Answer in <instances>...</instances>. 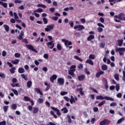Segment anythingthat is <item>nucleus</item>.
I'll list each match as a JSON object with an SVG mask.
<instances>
[{"instance_id": "obj_37", "label": "nucleus", "mask_w": 125, "mask_h": 125, "mask_svg": "<svg viewBox=\"0 0 125 125\" xmlns=\"http://www.w3.org/2000/svg\"><path fill=\"white\" fill-rule=\"evenodd\" d=\"M105 103H106V101H103L101 103L98 104V106L99 107H102V106H103V105H104Z\"/></svg>"}, {"instance_id": "obj_27", "label": "nucleus", "mask_w": 125, "mask_h": 125, "mask_svg": "<svg viewBox=\"0 0 125 125\" xmlns=\"http://www.w3.org/2000/svg\"><path fill=\"white\" fill-rule=\"evenodd\" d=\"M61 111H63V114H67L68 113V109H67V107H63L61 109Z\"/></svg>"}, {"instance_id": "obj_1", "label": "nucleus", "mask_w": 125, "mask_h": 125, "mask_svg": "<svg viewBox=\"0 0 125 125\" xmlns=\"http://www.w3.org/2000/svg\"><path fill=\"white\" fill-rule=\"evenodd\" d=\"M96 98L97 100H104V99H105V100H109L110 101H114V100L113 98H111L108 96L103 97L102 96H97L96 97Z\"/></svg>"}, {"instance_id": "obj_9", "label": "nucleus", "mask_w": 125, "mask_h": 125, "mask_svg": "<svg viewBox=\"0 0 125 125\" xmlns=\"http://www.w3.org/2000/svg\"><path fill=\"white\" fill-rule=\"evenodd\" d=\"M78 80L80 82H83L84 80H85V76L83 74L78 76Z\"/></svg>"}, {"instance_id": "obj_5", "label": "nucleus", "mask_w": 125, "mask_h": 125, "mask_svg": "<svg viewBox=\"0 0 125 125\" xmlns=\"http://www.w3.org/2000/svg\"><path fill=\"white\" fill-rule=\"evenodd\" d=\"M26 46L28 49H29V50H32V51L35 52V53H38V51L35 49V48L33 46V45L26 44Z\"/></svg>"}, {"instance_id": "obj_59", "label": "nucleus", "mask_w": 125, "mask_h": 125, "mask_svg": "<svg viewBox=\"0 0 125 125\" xmlns=\"http://www.w3.org/2000/svg\"><path fill=\"white\" fill-rule=\"evenodd\" d=\"M0 78H1L2 79H5V75H4L3 73H0Z\"/></svg>"}, {"instance_id": "obj_63", "label": "nucleus", "mask_w": 125, "mask_h": 125, "mask_svg": "<svg viewBox=\"0 0 125 125\" xmlns=\"http://www.w3.org/2000/svg\"><path fill=\"white\" fill-rule=\"evenodd\" d=\"M116 88L117 91H118L119 90H120V85L119 84H116Z\"/></svg>"}, {"instance_id": "obj_34", "label": "nucleus", "mask_w": 125, "mask_h": 125, "mask_svg": "<svg viewBox=\"0 0 125 125\" xmlns=\"http://www.w3.org/2000/svg\"><path fill=\"white\" fill-rule=\"evenodd\" d=\"M23 99L24 101H27V102L31 101V98H30V97L28 96H24L23 98Z\"/></svg>"}, {"instance_id": "obj_22", "label": "nucleus", "mask_w": 125, "mask_h": 125, "mask_svg": "<svg viewBox=\"0 0 125 125\" xmlns=\"http://www.w3.org/2000/svg\"><path fill=\"white\" fill-rule=\"evenodd\" d=\"M0 4L2 5L4 8H7V3L3 2L1 1H0Z\"/></svg>"}, {"instance_id": "obj_52", "label": "nucleus", "mask_w": 125, "mask_h": 125, "mask_svg": "<svg viewBox=\"0 0 125 125\" xmlns=\"http://www.w3.org/2000/svg\"><path fill=\"white\" fill-rule=\"evenodd\" d=\"M97 30L99 33H102L103 32V28L100 27L97 28Z\"/></svg>"}, {"instance_id": "obj_16", "label": "nucleus", "mask_w": 125, "mask_h": 125, "mask_svg": "<svg viewBox=\"0 0 125 125\" xmlns=\"http://www.w3.org/2000/svg\"><path fill=\"white\" fill-rule=\"evenodd\" d=\"M103 74H104V71L101 70L100 71L96 73V78H100V76L101 75H103Z\"/></svg>"}, {"instance_id": "obj_12", "label": "nucleus", "mask_w": 125, "mask_h": 125, "mask_svg": "<svg viewBox=\"0 0 125 125\" xmlns=\"http://www.w3.org/2000/svg\"><path fill=\"white\" fill-rule=\"evenodd\" d=\"M34 90L35 92H37L38 94H40V95L42 96L43 95V93H42V92L41 91V89L39 88H35Z\"/></svg>"}, {"instance_id": "obj_56", "label": "nucleus", "mask_w": 125, "mask_h": 125, "mask_svg": "<svg viewBox=\"0 0 125 125\" xmlns=\"http://www.w3.org/2000/svg\"><path fill=\"white\" fill-rule=\"evenodd\" d=\"M78 69H83V64L80 63L78 66Z\"/></svg>"}, {"instance_id": "obj_40", "label": "nucleus", "mask_w": 125, "mask_h": 125, "mask_svg": "<svg viewBox=\"0 0 125 125\" xmlns=\"http://www.w3.org/2000/svg\"><path fill=\"white\" fill-rule=\"evenodd\" d=\"M52 42H53V41L50 42H48L46 43V45H47L48 47H50L52 45Z\"/></svg>"}, {"instance_id": "obj_54", "label": "nucleus", "mask_w": 125, "mask_h": 125, "mask_svg": "<svg viewBox=\"0 0 125 125\" xmlns=\"http://www.w3.org/2000/svg\"><path fill=\"white\" fill-rule=\"evenodd\" d=\"M42 20L44 22V24H46L48 22L47 19H46V18H43Z\"/></svg>"}, {"instance_id": "obj_42", "label": "nucleus", "mask_w": 125, "mask_h": 125, "mask_svg": "<svg viewBox=\"0 0 125 125\" xmlns=\"http://www.w3.org/2000/svg\"><path fill=\"white\" fill-rule=\"evenodd\" d=\"M37 102L40 104H42L43 103V100L42 99V98H39L38 99Z\"/></svg>"}, {"instance_id": "obj_30", "label": "nucleus", "mask_w": 125, "mask_h": 125, "mask_svg": "<svg viewBox=\"0 0 125 125\" xmlns=\"http://www.w3.org/2000/svg\"><path fill=\"white\" fill-rule=\"evenodd\" d=\"M76 102V101L75 100V98H74V97L73 96H71V99L70 100V103L71 104H73V103Z\"/></svg>"}, {"instance_id": "obj_53", "label": "nucleus", "mask_w": 125, "mask_h": 125, "mask_svg": "<svg viewBox=\"0 0 125 125\" xmlns=\"http://www.w3.org/2000/svg\"><path fill=\"white\" fill-rule=\"evenodd\" d=\"M22 42H24V43L26 44L29 43V42H28V40L26 39H23L22 40Z\"/></svg>"}, {"instance_id": "obj_61", "label": "nucleus", "mask_w": 125, "mask_h": 125, "mask_svg": "<svg viewBox=\"0 0 125 125\" xmlns=\"http://www.w3.org/2000/svg\"><path fill=\"white\" fill-rule=\"evenodd\" d=\"M0 125H6V122L5 121L0 122Z\"/></svg>"}, {"instance_id": "obj_46", "label": "nucleus", "mask_w": 125, "mask_h": 125, "mask_svg": "<svg viewBox=\"0 0 125 125\" xmlns=\"http://www.w3.org/2000/svg\"><path fill=\"white\" fill-rule=\"evenodd\" d=\"M57 48L58 50H61V49H62V46L60 43H58L57 45Z\"/></svg>"}, {"instance_id": "obj_48", "label": "nucleus", "mask_w": 125, "mask_h": 125, "mask_svg": "<svg viewBox=\"0 0 125 125\" xmlns=\"http://www.w3.org/2000/svg\"><path fill=\"white\" fill-rule=\"evenodd\" d=\"M84 71L86 75H90V72L88 71L87 68H84Z\"/></svg>"}, {"instance_id": "obj_55", "label": "nucleus", "mask_w": 125, "mask_h": 125, "mask_svg": "<svg viewBox=\"0 0 125 125\" xmlns=\"http://www.w3.org/2000/svg\"><path fill=\"white\" fill-rule=\"evenodd\" d=\"M110 106L111 107H114L115 106H117V103L113 102L110 104Z\"/></svg>"}, {"instance_id": "obj_10", "label": "nucleus", "mask_w": 125, "mask_h": 125, "mask_svg": "<svg viewBox=\"0 0 125 125\" xmlns=\"http://www.w3.org/2000/svg\"><path fill=\"white\" fill-rule=\"evenodd\" d=\"M75 72H76V69H70L68 70V74L73 78H75Z\"/></svg>"}, {"instance_id": "obj_49", "label": "nucleus", "mask_w": 125, "mask_h": 125, "mask_svg": "<svg viewBox=\"0 0 125 125\" xmlns=\"http://www.w3.org/2000/svg\"><path fill=\"white\" fill-rule=\"evenodd\" d=\"M77 68V66L76 65H72L70 67V70H76Z\"/></svg>"}, {"instance_id": "obj_2", "label": "nucleus", "mask_w": 125, "mask_h": 125, "mask_svg": "<svg viewBox=\"0 0 125 125\" xmlns=\"http://www.w3.org/2000/svg\"><path fill=\"white\" fill-rule=\"evenodd\" d=\"M115 51L116 52H118L120 56L125 55V47H116L115 48Z\"/></svg>"}, {"instance_id": "obj_47", "label": "nucleus", "mask_w": 125, "mask_h": 125, "mask_svg": "<svg viewBox=\"0 0 125 125\" xmlns=\"http://www.w3.org/2000/svg\"><path fill=\"white\" fill-rule=\"evenodd\" d=\"M114 78L116 81H119L120 80V78L119 77V74H116L114 75Z\"/></svg>"}, {"instance_id": "obj_21", "label": "nucleus", "mask_w": 125, "mask_h": 125, "mask_svg": "<svg viewBox=\"0 0 125 125\" xmlns=\"http://www.w3.org/2000/svg\"><path fill=\"white\" fill-rule=\"evenodd\" d=\"M119 46H122L123 45V42H124V40H118L117 41Z\"/></svg>"}, {"instance_id": "obj_17", "label": "nucleus", "mask_w": 125, "mask_h": 125, "mask_svg": "<svg viewBox=\"0 0 125 125\" xmlns=\"http://www.w3.org/2000/svg\"><path fill=\"white\" fill-rule=\"evenodd\" d=\"M85 63H87V64H89L90 65H92V66H93V65H94V63L93 62L92 60L90 59L87 60L85 61Z\"/></svg>"}, {"instance_id": "obj_18", "label": "nucleus", "mask_w": 125, "mask_h": 125, "mask_svg": "<svg viewBox=\"0 0 125 125\" xmlns=\"http://www.w3.org/2000/svg\"><path fill=\"white\" fill-rule=\"evenodd\" d=\"M32 84H33V82H32V81H28L26 84L27 87H28V88H31V87H32Z\"/></svg>"}, {"instance_id": "obj_20", "label": "nucleus", "mask_w": 125, "mask_h": 125, "mask_svg": "<svg viewBox=\"0 0 125 125\" xmlns=\"http://www.w3.org/2000/svg\"><path fill=\"white\" fill-rule=\"evenodd\" d=\"M94 35H91L87 37V40L88 41V42H90L91 40H94Z\"/></svg>"}, {"instance_id": "obj_32", "label": "nucleus", "mask_w": 125, "mask_h": 125, "mask_svg": "<svg viewBox=\"0 0 125 125\" xmlns=\"http://www.w3.org/2000/svg\"><path fill=\"white\" fill-rule=\"evenodd\" d=\"M34 12H38L39 13H42V12H43V10L42 8H38L36 10L34 11Z\"/></svg>"}, {"instance_id": "obj_36", "label": "nucleus", "mask_w": 125, "mask_h": 125, "mask_svg": "<svg viewBox=\"0 0 125 125\" xmlns=\"http://www.w3.org/2000/svg\"><path fill=\"white\" fill-rule=\"evenodd\" d=\"M89 59L90 60L91 59L92 60H94V59H95V56L93 54H90L89 56Z\"/></svg>"}, {"instance_id": "obj_31", "label": "nucleus", "mask_w": 125, "mask_h": 125, "mask_svg": "<svg viewBox=\"0 0 125 125\" xmlns=\"http://www.w3.org/2000/svg\"><path fill=\"white\" fill-rule=\"evenodd\" d=\"M74 58L76 60H78L80 62H83V59H81V58L79 57L78 56H74Z\"/></svg>"}, {"instance_id": "obj_58", "label": "nucleus", "mask_w": 125, "mask_h": 125, "mask_svg": "<svg viewBox=\"0 0 125 125\" xmlns=\"http://www.w3.org/2000/svg\"><path fill=\"white\" fill-rule=\"evenodd\" d=\"M15 3H22V0H15L14 1Z\"/></svg>"}, {"instance_id": "obj_13", "label": "nucleus", "mask_w": 125, "mask_h": 125, "mask_svg": "<svg viewBox=\"0 0 125 125\" xmlns=\"http://www.w3.org/2000/svg\"><path fill=\"white\" fill-rule=\"evenodd\" d=\"M24 36V31H21L19 36L17 37L18 40L22 41L23 40V36Z\"/></svg>"}, {"instance_id": "obj_62", "label": "nucleus", "mask_w": 125, "mask_h": 125, "mask_svg": "<svg viewBox=\"0 0 125 125\" xmlns=\"http://www.w3.org/2000/svg\"><path fill=\"white\" fill-rule=\"evenodd\" d=\"M123 77L122 78L123 81H124V82H125V71H123Z\"/></svg>"}, {"instance_id": "obj_44", "label": "nucleus", "mask_w": 125, "mask_h": 125, "mask_svg": "<svg viewBox=\"0 0 125 125\" xmlns=\"http://www.w3.org/2000/svg\"><path fill=\"white\" fill-rule=\"evenodd\" d=\"M21 77L22 79H24L25 81H28V77L25 74H21Z\"/></svg>"}, {"instance_id": "obj_26", "label": "nucleus", "mask_w": 125, "mask_h": 125, "mask_svg": "<svg viewBox=\"0 0 125 125\" xmlns=\"http://www.w3.org/2000/svg\"><path fill=\"white\" fill-rule=\"evenodd\" d=\"M66 117H67L68 124H72V119H71V116H70V115H67Z\"/></svg>"}, {"instance_id": "obj_51", "label": "nucleus", "mask_w": 125, "mask_h": 125, "mask_svg": "<svg viewBox=\"0 0 125 125\" xmlns=\"http://www.w3.org/2000/svg\"><path fill=\"white\" fill-rule=\"evenodd\" d=\"M21 56V54L18 53H16L15 54V57L16 58H19Z\"/></svg>"}, {"instance_id": "obj_33", "label": "nucleus", "mask_w": 125, "mask_h": 125, "mask_svg": "<svg viewBox=\"0 0 125 125\" xmlns=\"http://www.w3.org/2000/svg\"><path fill=\"white\" fill-rule=\"evenodd\" d=\"M124 16L125 14L121 13L118 15V19H119V20H123V18L122 17H124Z\"/></svg>"}, {"instance_id": "obj_57", "label": "nucleus", "mask_w": 125, "mask_h": 125, "mask_svg": "<svg viewBox=\"0 0 125 125\" xmlns=\"http://www.w3.org/2000/svg\"><path fill=\"white\" fill-rule=\"evenodd\" d=\"M97 26H98L99 27H102V28H105L104 25L102 24L101 23H98Z\"/></svg>"}, {"instance_id": "obj_8", "label": "nucleus", "mask_w": 125, "mask_h": 125, "mask_svg": "<svg viewBox=\"0 0 125 125\" xmlns=\"http://www.w3.org/2000/svg\"><path fill=\"white\" fill-rule=\"evenodd\" d=\"M51 109H52L53 111L57 112V115H58V116H61V113H60V110H59L58 108L53 106H51Z\"/></svg>"}, {"instance_id": "obj_4", "label": "nucleus", "mask_w": 125, "mask_h": 125, "mask_svg": "<svg viewBox=\"0 0 125 125\" xmlns=\"http://www.w3.org/2000/svg\"><path fill=\"white\" fill-rule=\"evenodd\" d=\"M62 41L63 42H64V44H65L66 47H68L69 46V45H72V44H73V43H72V42L71 41H69L65 39H62Z\"/></svg>"}, {"instance_id": "obj_23", "label": "nucleus", "mask_w": 125, "mask_h": 125, "mask_svg": "<svg viewBox=\"0 0 125 125\" xmlns=\"http://www.w3.org/2000/svg\"><path fill=\"white\" fill-rule=\"evenodd\" d=\"M3 27L6 31V32H9V26L7 24H4Z\"/></svg>"}, {"instance_id": "obj_39", "label": "nucleus", "mask_w": 125, "mask_h": 125, "mask_svg": "<svg viewBox=\"0 0 125 125\" xmlns=\"http://www.w3.org/2000/svg\"><path fill=\"white\" fill-rule=\"evenodd\" d=\"M11 85L12 87H19V84L18 83H17L16 84L12 83L11 84Z\"/></svg>"}, {"instance_id": "obj_6", "label": "nucleus", "mask_w": 125, "mask_h": 125, "mask_svg": "<svg viewBox=\"0 0 125 125\" xmlns=\"http://www.w3.org/2000/svg\"><path fill=\"white\" fill-rule=\"evenodd\" d=\"M74 30H77L78 29V31H83V30H84V26L83 25H76L74 27Z\"/></svg>"}, {"instance_id": "obj_14", "label": "nucleus", "mask_w": 125, "mask_h": 125, "mask_svg": "<svg viewBox=\"0 0 125 125\" xmlns=\"http://www.w3.org/2000/svg\"><path fill=\"white\" fill-rule=\"evenodd\" d=\"M83 88H78L76 89V91H79L80 94H81V95H82V96L84 94V93L83 92Z\"/></svg>"}, {"instance_id": "obj_7", "label": "nucleus", "mask_w": 125, "mask_h": 125, "mask_svg": "<svg viewBox=\"0 0 125 125\" xmlns=\"http://www.w3.org/2000/svg\"><path fill=\"white\" fill-rule=\"evenodd\" d=\"M54 28V24H51L47 25V27L45 28V32H50L51 30L53 29Z\"/></svg>"}, {"instance_id": "obj_50", "label": "nucleus", "mask_w": 125, "mask_h": 125, "mask_svg": "<svg viewBox=\"0 0 125 125\" xmlns=\"http://www.w3.org/2000/svg\"><path fill=\"white\" fill-rule=\"evenodd\" d=\"M14 16L16 20H17V19H19V17H18V16L17 15V13H16V12H14Z\"/></svg>"}, {"instance_id": "obj_3", "label": "nucleus", "mask_w": 125, "mask_h": 125, "mask_svg": "<svg viewBox=\"0 0 125 125\" xmlns=\"http://www.w3.org/2000/svg\"><path fill=\"white\" fill-rule=\"evenodd\" d=\"M110 124H111V121L106 119L100 122V125H108Z\"/></svg>"}, {"instance_id": "obj_60", "label": "nucleus", "mask_w": 125, "mask_h": 125, "mask_svg": "<svg viewBox=\"0 0 125 125\" xmlns=\"http://www.w3.org/2000/svg\"><path fill=\"white\" fill-rule=\"evenodd\" d=\"M50 89V85H48L45 89V91H48V90H49Z\"/></svg>"}, {"instance_id": "obj_24", "label": "nucleus", "mask_w": 125, "mask_h": 125, "mask_svg": "<svg viewBox=\"0 0 125 125\" xmlns=\"http://www.w3.org/2000/svg\"><path fill=\"white\" fill-rule=\"evenodd\" d=\"M11 109L12 110H16L17 109V104H13L11 105Z\"/></svg>"}, {"instance_id": "obj_41", "label": "nucleus", "mask_w": 125, "mask_h": 125, "mask_svg": "<svg viewBox=\"0 0 125 125\" xmlns=\"http://www.w3.org/2000/svg\"><path fill=\"white\" fill-rule=\"evenodd\" d=\"M8 105H5L3 107V109L5 113H6V112H7V110H8Z\"/></svg>"}, {"instance_id": "obj_43", "label": "nucleus", "mask_w": 125, "mask_h": 125, "mask_svg": "<svg viewBox=\"0 0 125 125\" xmlns=\"http://www.w3.org/2000/svg\"><path fill=\"white\" fill-rule=\"evenodd\" d=\"M123 121H125V117L119 119L117 121V124H121Z\"/></svg>"}, {"instance_id": "obj_25", "label": "nucleus", "mask_w": 125, "mask_h": 125, "mask_svg": "<svg viewBox=\"0 0 125 125\" xmlns=\"http://www.w3.org/2000/svg\"><path fill=\"white\" fill-rule=\"evenodd\" d=\"M108 69V66H107V65L104 64L102 66V70L103 71H106Z\"/></svg>"}, {"instance_id": "obj_35", "label": "nucleus", "mask_w": 125, "mask_h": 125, "mask_svg": "<svg viewBox=\"0 0 125 125\" xmlns=\"http://www.w3.org/2000/svg\"><path fill=\"white\" fill-rule=\"evenodd\" d=\"M15 70H16V68L15 67H12L11 69H10V72L12 74H14L15 73Z\"/></svg>"}, {"instance_id": "obj_19", "label": "nucleus", "mask_w": 125, "mask_h": 125, "mask_svg": "<svg viewBox=\"0 0 125 125\" xmlns=\"http://www.w3.org/2000/svg\"><path fill=\"white\" fill-rule=\"evenodd\" d=\"M18 72L20 74H23V73H25V69L23 67H20L18 69Z\"/></svg>"}, {"instance_id": "obj_28", "label": "nucleus", "mask_w": 125, "mask_h": 125, "mask_svg": "<svg viewBox=\"0 0 125 125\" xmlns=\"http://www.w3.org/2000/svg\"><path fill=\"white\" fill-rule=\"evenodd\" d=\"M20 61L18 59H16L15 61H12V64H14V65H16L17 64H18V63H19V62Z\"/></svg>"}, {"instance_id": "obj_64", "label": "nucleus", "mask_w": 125, "mask_h": 125, "mask_svg": "<svg viewBox=\"0 0 125 125\" xmlns=\"http://www.w3.org/2000/svg\"><path fill=\"white\" fill-rule=\"evenodd\" d=\"M68 92H61V95L62 96H64V95H65V94H67Z\"/></svg>"}, {"instance_id": "obj_29", "label": "nucleus", "mask_w": 125, "mask_h": 125, "mask_svg": "<svg viewBox=\"0 0 125 125\" xmlns=\"http://www.w3.org/2000/svg\"><path fill=\"white\" fill-rule=\"evenodd\" d=\"M39 112V107L33 108V114H37Z\"/></svg>"}, {"instance_id": "obj_38", "label": "nucleus", "mask_w": 125, "mask_h": 125, "mask_svg": "<svg viewBox=\"0 0 125 125\" xmlns=\"http://www.w3.org/2000/svg\"><path fill=\"white\" fill-rule=\"evenodd\" d=\"M12 91L14 93L15 95H16V96H18V91L17 90L14 89H11Z\"/></svg>"}, {"instance_id": "obj_15", "label": "nucleus", "mask_w": 125, "mask_h": 125, "mask_svg": "<svg viewBox=\"0 0 125 125\" xmlns=\"http://www.w3.org/2000/svg\"><path fill=\"white\" fill-rule=\"evenodd\" d=\"M57 79V76L56 75H53L50 78V80L51 83H53L55 80Z\"/></svg>"}, {"instance_id": "obj_45", "label": "nucleus", "mask_w": 125, "mask_h": 125, "mask_svg": "<svg viewBox=\"0 0 125 125\" xmlns=\"http://www.w3.org/2000/svg\"><path fill=\"white\" fill-rule=\"evenodd\" d=\"M50 113L51 115H52V116H53L55 119H57V116L55 115V114H54V112H53V111H51Z\"/></svg>"}, {"instance_id": "obj_11", "label": "nucleus", "mask_w": 125, "mask_h": 125, "mask_svg": "<svg viewBox=\"0 0 125 125\" xmlns=\"http://www.w3.org/2000/svg\"><path fill=\"white\" fill-rule=\"evenodd\" d=\"M58 83L60 85H63L64 84V81L63 78H58Z\"/></svg>"}]
</instances>
